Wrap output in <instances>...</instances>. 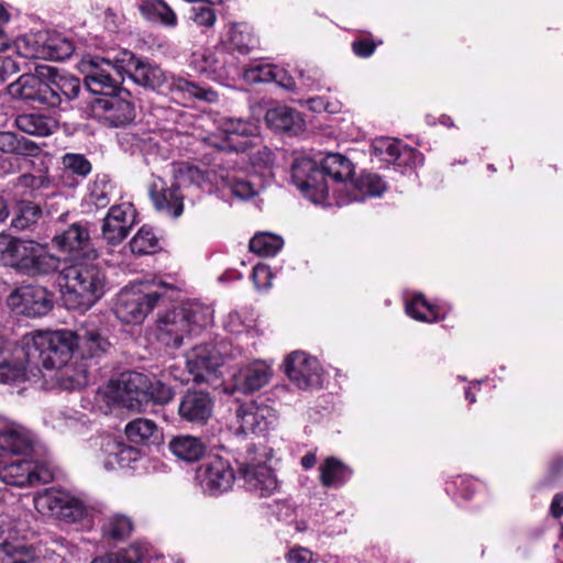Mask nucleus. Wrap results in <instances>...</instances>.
I'll use <instances>...</instances> for the list:
<instances>
[{
    "label": "nucleus",
    "mask_w": 563,
    "mask_h": 563,
    "mask_svg": "<svg viewBox=\"0 0 563 563\" xmlns=\"http://www.w3.org/2000/svg\"><path fill=\"white\" fill-rule=\"evenodd\" d=\"M352 163L340 154H328L320 163L307 156H298L291 164V179L305 197L313 203L346 205L378 197L386 184L376 174H362L355 180Z\"/></svg>",
    "instance_id": "f257e3e1"
},
{
    "label": "nucleus",
    "mask_w": 563,
    "mask_h": 563,
    "mask_svg": "<svg viewBox=\"0 0 563 563\" xmlns=\"http://www.w3.org/2000/svg\"><path fill=\"white\" fill-rule=\"evenodd\" d=\"M62 297L71 310L87 311L103 296L106 275L97 263L77 262L62 271Z\"/></svg>",
    "instance_id": "f03ea898"
},
{
    "label": "nucleus",
    "mask_w": 563,
    "mask_h": 563,
    "mask_svg": "<svg viewBox=\"0 0 563 563\" xmlns=\"http://www.w3.org/2000/svg\"><path fill=\"white\" fill-rule=\"evenodd\" d=\"M129 58L125 71L139 85L152 89L166 87L170 93L184 100H200L209 103L218 100V93L209 87L199 86L180 76L167 75L159 66L136 59L132 54H125Z\"/></svg>",
    "instance_id": "7ed1b4c3"
},
{
    "label": "nucleus",
    "mask_w": 563,
    "mask_h": 563,
    "mask_svg": "<svg viewBox=\"0 0 563 563\" xmlns=\"http://www.w3.org/2000/svg\"><path fill=\"white\" fill-rule=\"evenodd\" d=\"M213 309L198 301H188L167 311L158 320V335L166 344L178 347L186 336L200 332L213 321Z\"/></svg>",
    "instance_id": "20e7f679"
},
{
    "label": "nucleus",
    "mask_w": 563,
    "mask_h": 563,
    "mask_svg": "<svg viewBox=\"0 0 563 563\" xmlns=\"http://www.w3.org/2000/svg\"><path fill=\"white\" fill-rule=\"evenodd\" d=\"M0 262L27 276L47 275L59 268V258L34 241L0 235Z\"/></svg>",
    "instance_id": "39448f33"
},
{
    "label": "nucleus",
    "mask_w": 563,
    "mask_h": 563,
    "mask_svg": "<svg viewBox=\"0 0 563 563\" xmlns=\"http://www.w3.org/2000/svg\"><path fill=\"white\" fill-rule=\"evenodd\" d=\"M31 360L37 358L46 369L60 368L67 365L76 352V333L70 330L42 332L33 336Z\"/></svg>",
    "instance_id": "423d86ee"
},
{
    "label": "nucleus",
    "mask_w": 563,
    "mask_h": 563,
    "mask_svg": "<svg viewBox=\"0 0 563 563\" xmlns=\"http://www.w3.org/2000/svg\"><path fill=\"white\" fill-rule=\"evenodd\" d=\"M147 386V375L137 372H125L100 388L99 396L110 404L141 412L145 410V389Z\"/></svg>",
    "instance_id": "0eeeda50"
},
{
    "label": "nucleus",
    "mask_w": 563,
    "mask_h": 563,
    "mask_svg": "<svg viewBox=\"0 0 563 563\" xmlns=\"http://www.w3.org/2000/svg\"><path fill=\"white\" fill-rule=\"evenodd\" d=\"M85 75V84L95 95L108 97L120 90L121 67L99 56H85L79 64Z\"/></svg>",
    "instance_id": "6e6552de"
},
{
    "label": "nucleus",
    "mask_w": 563,
    "mask_h": 563,
    "mask_svg": "<svg viewBox=\"0 0 563 563\" xmlns=\"http://www.w3.org/2000/svg\"><path fill=\"white\" fill-rule=\"evenodd\" d=\"M37 363L31 361V347L11 351L10 344L0 336V383L19 385L38 377Z\"/></svg>",
    "instance_id": "1a4fd4ad"
},
{
    "label": "nucleus",
    "mask_w": 563,
    "mask_h": 563,
    "mask_svg": "<svg viewBox=\"0 0 563 563\" xmlns=\"http://www.w3.org/2000/svg\"><path fill=\"white\" fill-rule=\"evenodd\" d=\"M52 66L38 65L35 74H24L8 87L10 96L16 99L38 102L48 108L58 107V98L47 86Z\"/></svg>",
    "instance_id": "9d476101"
},
{
    "label": "nucleus",
    "mask_w": 563,
    "mask_h": 563,
    "mask_svg": "<svg viewBox=\"0 0 563 563\" xmlns=\"http://www.w3.org/2000/svg\"><path fill=\"white\" fill-rule=\"evenodd\" d=\"M33 503L35 509L43 516L67 521L80 520L86 514L84 503L70 493L62 489H44L34 496Z\"/></svg>",
    "instance_id": "9b49d317"
},
{
    "label": "nucleus",
    "mask_w": 563,
    "mask_h": 563,
    "mask_svg": "<svg viewBox=\"0 0 563 563\" xmlns=\"http://www.w3.org/2000/svg\"><path fill=\"white\" fill-rule=\"evenodd\" d=\"M163 294L159 290H144L140 286L124 288L118 295L115 314L124 323H141Z\"/></svg>",
    "instance_id": "f8f14e48"
},
{
    "label": "nucleus",
    "mask_w": 563,
    "mask_h": 563,
    "mask_svg": "<svg viewBox=\"0 0 563 563\" xmlns=\"http://www.w3.org/2000/svg\"><path fill=\"white\" fill-rule=\"evenodd\" d=\"M53 479L51 470L42 463L22 456L0 457V481L11 486L46 484Z\"/></svg>",
    "instance_id": "ddd939ff"
},
{
    "label": "nucleus",
    "mask_w": 563,
    "mask_h": 563,
    "mask_svg": "<svg viewBox=\"0 0 563 563\" xmlns=\"http://www.w3.org/2000/svg\"><path fill=\"white\" fill-rule=\"evenodd\" d=\"M196 479L206 494L219 495L233 486L235 474L228 461L212 456L197 468Z\"/></svg>",
    "instance_id": "4468645a"
},
{
    "label": "nucleus",
    "mask_w": 563,
    "mask_h": 563,
    "mask_svg": "<svg viewBox=\"0 0 563 563\" xmlns=\"http://www.w3.org/2000/svg\"><path fill=\"white\" fill-rule=\"evenodd\" d=\"M11 310L26 317H41L52 309V296L46 288L25 285L14 289L7 298Z\"/></svg>",
    "instance_id": "2eb2a0df"
},
{
    "label": "nucleus",
    "mask_w": 563,
    "mask_h": 563,
    "mask_svg": "<svg viewBox=\"0 0 563 563\" xmlns=\"http://www.w3.org/2000/svg\"><path fill=\"white\" fill-rule=\"evenodd\" d=\"M236 420L241 433L264 434L275 428L277 413L266 401L254 400L238 408Z\"/></svg>",
    "instance_id": "dca6fc26"
},
{
    "label": "nucleus",
    "mask_w": 563,
    "mask_h": 563,
    "mask_svg": "<svg viewBox=\"0 0 563 563\" xmlns=\"http://www.w3.org/2000/svg\"><path fill=\"white\" fill-rule=\"evenodd\" d=\"M224 345H198L186 354L188 373L196 383L209 382L217 369L223 364Z\"/></svg>",
    "instance_id": "f3484780"
},
{
    "label": "nucleus",
    "mask_w": 563,
    "mask_h": 563,
    "mask_svg": "<svg viewBox=\"0 0 563 563\" xmlns=\"http://www.w3.org/2000/svg\"><path fill=\"white\" fill-rule=\"evenodd\" d=\"M288 378L301 389L319 387L323 369L319 361L302 351L289 354L285 361Z\"/></svg>",
    "instance_id": "a211bd4d"
},
{
    "label": "nucleus",
    "mask_w": 563,
    "mask_h": 563,
    "mask_svg": "<svg viewBox=\"0 0 563 563\" xmlns=\"http://www.w3.org/2000/svg\"><path fill=\"white\" fill-rule=\"evenodd\" d=\"M91 108L93 114L109 126H124L135 119V110L132 102L117 92L96 99Z\"/></svg>",
    "instance_id": "6ab92c4d"
},
{
    "label": "nucleus",
    "mask_w": 563,
    "mask_h": 563,
    "mask_svg": "<svg viewBox=\"0 0 563 563\" xmlns=\"http://www.w3.org/2000/svg\"><path fill=\"white\" fill-rule=\"evenodd\" d=\"M136 220L134 207L124 202L112 206L102 223V238L109 245H119L129 234Z\"/></svg>",
    "instance_id": "aec40b11"
},
{
    "label": "nucleus",
    "mask_w": 563,
    "mask_h": 563,
    "mask_svg": "<svg viewBox=\"0 0 563 563\" xmlns=\"http://www.w3.org/2000/svg\"><path fill=\"white\" fill-rule=\"evenodd\" d=\"M240 476L245 488L260 498L272 496L278 488L274 472L265 463L253 460L243 463L240 466Z\"/></svg>",
    "instance_id": "412c9836"
},
{
    "label": "nucleus",
    "mask_w": 563,
    "mask_h": 563,
    "mask_svg": "<svg viewBox=\"0 0 563 563\" xmlns=\"http://www.w3.org/2000/svg\"><path fill=\"white\" fill-rule=\"evenodd\" d=\"M372 153L382 162L398 166H416L421 163V154L415 148L391 137H378L372 143Z\"/></svg>",
    "instance_id": "4be33fe9"
},
{
    "label": "nucleus",
    "mask_w": 563,
    "mask_h": 563,
    "mask_svg": "<svg viewBox=\"0 0 563 563\" xmlns=\"http://www.w3.org/2000/svg\"><path fill=\"white\" fill-rule=\"evenodd\" d=\"M217 170L218 168H211L205 172L186 163H177L173 165V185L178 191L183 187H197L205 191H212L218 181Z\"/></svg>",
    "instance_id": "5701e85b"
},
{
    "label": "nucleus",
    "mask_w": 563,
    "mask_h": 563,
    "mask_svg": "<svg viewBox=\"0 0 563 563\" xmlns=\"http://www.w3.org/2000/svg\"><path fill=\"white\" fill-rule=\"evenodd\" d=\"M31 450V434L21 424L10 423L0 430V457L24 456Z\"/></svg>",
    "instance_id": "b1692460"
},
{
    "label": "nucleus",
    "mask_w": 563,
    "mask_h": 563,
    "mask_svg": "<svg viewBox=\"0 0 563 563\" xmlns=\"http://www.w3.org/2000/svg\"><path fill=\"white\" fill-rule=\"evenodd\" d=\"M213 401L208 393L188 390L181 398L178 413L189 422L205 423L212 415Z\"/></svg>",
    "instance_id": "393cba45"
},
{
    "label": "nucleus",
    "mask_w": 563,
    "mask_h": 563,
    "mask_svg": "<svg viewBox=\"0 0 563 563\" xmlns=\"http://www.w3.org/2000/svg\"><path fill=\"white\" fill-rule=\"evenodd\" d=\"M221 129L224 134V150L244 152L252 146L251 137L256 133V126L252 122L228 118L223 120Z\"/></svg>",
    "instance_id": "a878e982"
},
{
    "label": "nucleus",
    "mask_w": 563,
    "mask_h": 563,
    "mask_svg": "<svg viewBox=\"0 0 563 563\" xmlns=\"http://www.w3.org/2000/svg\"><path fill=\"white\" fill-rule=\"evenodd\" d=\"M266 124L274 131L298 135L305 131L306 122L299 111L287 106L269 108L265 114Z\"/></svg>",
    "instance_id": "bb28decb"
},
{
    "label": "nucleus",
    "mask_w": 563,
    "mask_h": 563,
    "mask_svg": "<svg viewBox=\"0 0 563 563\" xmlns=\"http://www.w3.org/2000/svg\"><path fill=\"white\" fill-rule=\"evenodd\" d=\"M151 199L157 211L161 213L178 218L184 211V196L172 184L167 187L163 179L154 181L150 190Z\"/></svg>",
    "instance_id": "cd10ccee"
},
{
    "label": "nucleus",
    "mask_w": 563,
    "mask_h": 563,
    "mask_svg": "<svg viewBox=\"0 0 563 563\" xmlns=\"http://www.w3.org/2000/svg\"><path fill=\"white\" fill-rule=\"evenodd\" d=\"M217 178L214 189L241 199L246 200L253 198L260 192L256 187L247 177L241 175L236 170L219 167L217 170Z\"/></svg>",
    "instance_id": "c85d7f7f"
},
{
    "label": "nucleus",
    "mask_w": 563,
    "mask_h": 563,
    "mask_svg": "<svg viewBox=\"0 0 563 563\" xmlns=\"http://www.w3.org/2000/svg\"><path fill=\"white\" fill-rule=\"evenodd\" d=\"M271 377L272 366L264 361H254L233 375L235 388L244 394L261 389Z\"/></svg>",
    "instance_id": "c756f323"
},
{
    "label": "nucleus",
    "mask_w": 563,
    "mask_h": 563,
    "mask_svg": "<svg viewBox=\"0 0 563 563\" xmlns=\"http://www.w3.org/2000/svg\"><path fill=\"white\" fill-rule=\"evenodd\" d=\"M227 54L220 47H211L195 53L191 66L200 74L207 75L212 80H223L228 76L225 67Z\"/></svg>",
    "instance_id": "7c9ffc66"
},
{
    "label": "nucleus",
    "mask_w": 563,
    "mask_h": 563,
    "mask_svg": "<svg viewBox=\"0 0 563 563\" xmlns=\"http://www.w3.org/2000/svg\"><path fill=\"white\" fill-rule=\"evenodd\" d=\"M75 333L76 352L81 358L99 357L110 347L108 339L93 325H84Z\"/></svg>",
    "instance_id": "2f4dec72"
},
{
    "label": "nucleus",
    "mask_w": 563,
    "mask_h": 563,
    "mask_svg": "<svg viewBox=\"0 0 563 563\" xmlns=\"http://www.w3.org/2000/svg\"><path fill=\"white\" fill-rule=\"evenodd\" d=\"M54 244L64 252H87L90 249V234L87 223H73L62 234L53 240Z\"/></svg>",
    "instance_id": "473e14b6"
},
{
    "label": "nucleus",
    "mask_w": 563,
    "mask_h": 563,
    "mask_svg": "<svg viewBox=\"0 0 563 563\" xmlns=\"http://www.w3.org/2000/svg\"><path fill=\"white\" fill-rule=\"evenodd\" d=\"M139 11L146 21L159 23L168 29L178 25L177 13L165 0H141Z\"/></svg>",
    "instance_id": "72a5a7b5"
},
{
    "label": "nucleus",
    "mask_w": 563,
    "mask_h": 563,
    "mask_svg": "<svg viewBox=\"0 0 563 563\" xmlns=\"http://www.w3.org/2000/svg\"><path fill=\"white\" fill-rule=\"evenodd\" d=\"M35 550L25 540L8 536L0 543V563H34Z\"/></svg>",
    "instance_id": "f704fd0d"
},
{
    "label": "nucleus",
    "mask_w": 563,
    "mask_h": 563,
    "mask_svg": "<svg viewBox=\"0 0 563 563\" xmlns=\"http://www.w3.org/2000/svg\"><path fill=\"white\" fill-rule=\"evenodd\" d=\"M227 44L229 47L241 54L246 55L258 47V38L253 29L246 23H233L227 33Z\"/></svg>",
    "instance_id": "c9c22d12"
},
{
    "label": "nucleus",
    "mask_w": 563,
    "mask_h": 563,
    "mask_svg": "<svg viewBox=\"0 0 563 563\" xmlns=\"http://www.w3.org/2000/svg\"><path fill=\"white\" fill-rule=\"evenodd\" d=\"M47 86L58 98V106L64 100L70 101L78 97L80 92V81L77 77L66 73H59L52 67V74L47 77Z\"/></svg>",
    "instance_id": "e433bc0d"
},
{
    "label": "nucleus",
    "mask_w": 563,
    "mask_h": 563,
    "mask_svg": "<svg viewBox=\"0 0 563 563\" xmlns=\"http://www.w3.org/2000/svg\"><path fill=\"white\" fill-rule=\"evenodd\" d=\"M43 59L62 60L68 58L75 47L73 42L57 32L44 31Z\"/></svg>",
    "instance_id": "4c0bfd02"
},
{
    "label": "nucleus",
    "mask_w": 563,
    "mask_h": 563,
    "mask_svg": "<svg viewBox=\"0 0 563 563\" xmlns=\"http://www.w3.org/2000/svg\"><path fill=\"white\" fill-rule=\"evenodd\" d=\"M168 446L177 459L185 462L199 460L206 451L205 444L200 439L190 435L176 437L169 442Z\"/></svg>",
    "instance_id": "58836bf2"
},
{
    "label": "nucleus",
    "mask_w": 563,
    "mask_h": 563,
    "mask_svg": "<svg viewBox=\"0 0 563 563\" xmlns=\"http://www.w3.org/2000/svg\"><path fill=\"white\" fill-rule=\"evenodd\" d=\"M56 380L65 390L81 389L88 384L87 367L84 363H67L64 367L57 368Z\"/></svg>",
    "instance_id": "ea45409f"
},
{
    "label": "nucleus",
    "mask_w": 563,
    "mask_h": 563,
    "mask_svg": "<svg viewBox=\"0 0 563 563\" xmlns=\"http://www.w3.org/2000/svg\"><path fill=\"white\" fill-rule=\"evenodd\" d=\"M406 313L421 322H438L444 318V313L441 309L428 302L423 295L418 294L413 298L406 302Z\"/></svg>",
    "instance_id": "a19ab883"
},
{
    "label": "nucleus",
    "mask_w": 563,
    "mask_h": 563,
    "mask_svg": "<svg viewBox=\"0 0 563 563\" xmlns=\"http://www.w3.org/2000/svg\"><path fill=\"white\" fill-rule=\"evenodd\" d=\"M406 313L421 322H438L444 318V313L441 309L428 302L423 295L418 294L413 298L406 302Z\"/></svg>",
    "instance_id": "79ce46f5"
},
{
    "label": "nucleus",
    "mask_w": 563,
    "mask_h": 563,
    "mask_svg": "<svg viewBox=\"0 0 563 563\" xmlns=\"http://www.w3.org/2000/svg\"><path fill=\"white\" fill-rule=\"evenodd\" d=\"M350 477L351 470L335 457H328L320 465V481L325 487H340Z\"/></svg>",
    "instance_id": "37998d69"
},
{
    "label": "nucleus",
    "mask_w": 563,
    "mask_h": 563,
    "mask_svg": "<svg viewBox=\"0 0 563 563\" xmlns=\"http://www.w3.org/2000/svg\"><path fill=\"white\" fill-rule=\"evenodd\" d=\"M104 452L109 453L110 457L115 456V462L111 459L104 460V468L108 471L128 467L139 456V452L135 449L111 439L107 441Z\"/></svg>",
    "instance_id": "c03bdc74"
},
{
    "label": "nucleus",
    "mask_w": 563,
    "mask_h": 563,
    "mask_svg": "<svg viewBox=\"0 0 563 563\" xmlns=\"http://www.w3.org/2000/svg\"><path fill=\"white\" fill-rule=\"evenodd\" d=\"M15 124L22 132L36 136L49 135L55 128L53 120L38 113L21 114L16 118Z\"/></svg>",
    "instance_id": "a18cd8bd"
},
{
    "label": "nucleus",
    "mask_w": 563,
    "mask_h": 563,
    "mask_svg": "<svg viewBox=\"0 0 563 563\" xmlns=\"http://www.w3.org/2000/svg\"><path fill=\"white\" fill-rule=\"evenodd\" d=\"M44 42V31H40L36 33L25 34L22 37L14 41V51L15 53L24 58L29 59H43V47Z\"/></svg>",
    "instance_id": "49530a36"
},
{
    "label": "nucleus",
    "mask_w": 563,
    "mask_h": 563,
    "mask_svg": "<svg viewBox=\"0 0 563 563\" xmlns=\"http://www.w3.org/2000/svg\"><path fill=\"white\" fill-rule=\"evenodd\" d=\"M130 249L133 254L147 255L161 249L159 239L151 227L143 225L130 241Z\"/></svg>",
    "instance_id": "de8ad7c7"
},
{
    "label": "nucleus",
    "mask_w": 563,
    "mask_h": 563,
    "mask_svg": "<svg viewBox=\"0 0 563 563\" xmlns=\"http://www.w3.org/2000/svg\"><path fill=\"white\" fill-rule=\"evenodd\" d=\"M112 185L107 175H97L87 187V201L97 208L109 205L112 195Z\"/></svg>",
    "instance_id": "09e8293b"
},
{
    "label": "nucleus",
    "mask_w": 563,
    "mask_h": 563,
    "mask_svg": "<svg viewBox=\"0 0 563 563\" xmlns=\"http://www.w3.org/2000/svg\"><path fill=\"white\" fill-rule=\"evenodd\" d=\"M283 245L282 236L269 232L257 233L250 241V250L263 257L276 255Z\"/></svg>",
    "instance_id": "8fccbe9b"
},
{
    "label": "nucleus",
    "mask_w": 563,
    "mask_h": 563,
    "mask_svg": "<svg viewBox=\"0 0 563 563\" xmlns=\"http://www.w3.org/2000/svg\"><path fill=\"white\" fill-rule=\"evenodd\" d=\"M148 556V547L145 543H135L124 553H111L95 559L91 563H142Z\"/></svg>",
    "instance_id": "3c124183"
},
{
    "label": "nucleus",
    "mask_w": 563,
    "mask_h": 563,
    "mask_svg": "<svg viewBox=\"0 0 563 563\" xmlns=\"http://www.w3.org/2000/svg\"><path fill=\"white\" fill-rule=\"evenodd\" d=\"M156 431V423L146 418L134 419L130 421L124 429L126 438L135 444L147 442Z\"/></svg>",
    "instance_id": "603ef678"
},
{
    "label": "nucleus",
    "mask_w": 563,
    "mask_h": 563,
    "mask_svg": "<svg viewBox=\"0 0 563 563\" xmlns=\"http://www.w3.org/2000/svg\"><path fill=\"white\" fill-rule=\"evenodd\" d=\"M37 146L12 132H0V152L14 155H32Z\"/></svg>",
    "instance_id": "864d4df0"
},
{
    "label": "nucleus",
    "mask_w": 563,
    "mask_h": 563,
    "mask_svg": "<svg viewBox=\"0 0 563 563\" xmlns=\"http://www.w3.org/2000/svg\"><path fill=\"white\" fill-rule=\"evenodd\" d=\"M133 523L123 515H113L102 526L103 537L111 540H123L131 534Z\"/></svg>",
    "instance_id": "5fc2aeb1"
},
{
    "label": "nucleus",
    "mask_w": 563,
    "mask_h": 563,
    "mask_svg": "<svg viewBox=\"0 0 563 563\" xmlns=\"http://www.w3.org/2000/svg\"><path fill=\"white\" fill-rule=\"evenodd\" d=\"M258 73L260 74L257 76H253L252 79L261 81L273 80L279 87L289 91H294L296 88L295 79L284 69L275 66H264L258 69Z\"/></svg>",
    "instance_id": "6e6d98bb"
},
{
    "label": "nucleus",
    "mask_w": 563,
    "mask_h": 563,
    "mask_svg": "<svg viewBox=\"0 0 563 563\" xmlns=\"http://www.w3.org/2000/svg\"><path fill=\"white\" fill-rule=\"evenodd\" d=\"M148 386L145 389V407L150 402L165 405L174 397V390L165 383L147 376Z\"/></svg>",
    "instance_id": "4d7b16f0"
},
{
    "label": "nucleus",
    "mask_w": 563,
    "mask_h": 563,
    "mask_svg": "<svg viewBox=\"0 0 563 563\" xmlns=\"http://www.w3.org/2000/svg\"><path fill=\"white\" fill-rule=\"evenodd\" d=\"M19 214L12 220V225L16 229H24L34 223L41 214V210L32 202L21 205Z\"/></svg>",
    "instance_id": "13d9d810"
},
{
    "label": "nucleus",
    "mask_w": 563,
    "mask_h": 563,
    "mask_svg": "<svg viewBox=\"0 0 563 563\" xmlns=\"http://www.w3.org/2000/svg\"><path fill=\"white\" fill-rule=\"evenodd\" d=\"M63 164L66 169L79 176H87L91 172L90 162L81 154L68 153L63 157Z\"/></svg>",
    "instance_id": "bf43d9fd"
},
{
    "label": "nucleus",
    "mask_w": 563,
    "mask_h": 563,
    "mask_svg": "<svg viewBox=\"0 0 563 563\" xmlns=\"http://www.w3.org/2000/svg\"><path fill=\"white\" fill-rule=\"evenodd\" d=\"M191 19L197 25L209 29L214 25L217 15L209 7H197L191 9Z\"/></svg>",
    "instance_id": "052dcab7"
},
{
    "label": "nucleus",
    "mask_w": 563,
    "mask_h": 563,
    "mask_svg": "<svg viewBox=\"0 0 563 563\" xmlns=\"http://www.w3.org/2000/svg\"><path fill=\"white\" fill-rule=\"evenodd\" d=\"M273 274L266 265H255L252 273L253 283L258 290H266L272 285Z\"/></svg>",
    "instance_id": "680f3d73"
},
{
    "label": "nucleus",
    "mask_w": 563,
    "mask_h": 563,
    "mask_svg": "<svg viewBox=\"0 0 563 563\" xmlns=\"http://www.w3.org/2000/svg\"><path fill=\"white\" fill-rule=\"evenodd\" d=\"M251 322L252 320H249V323H246L240 312L233 311L227 316L224 327L229 332L240 334L251 327Z\"/></svg>",
    "instance_id": "e2e57ef3"
},
{
    "label": "nucleus",
    "mask_w": 563,
    "mask_h": 563,
    "mask_svg": "<svg viewBox=\"0 0 563 563\" xmlns=\"http://www.w3.org/2000/svg\"><path fill=\"white\" fill-rule=\"evenodd\" d=\"M288 563H311L313 561V553L306 548H296L287 553Z\"/></svg>",
    "instance_id": "0e129e2a"
},
{
    "label": "nucleus",
    "mask_w": 563,
    "mask_h": 563,
    "mask_svg": "<svg viewBox=\"0 0 563 563\" xmlns=\"http://www.w3.org/2000/svg\"><path fill=\"white\" fill-rule=\"evenodd\" d=\"M20 69L18 63L11 56L0 55V82L4 81L7 77L18 73Z\"/></svg>",
    "instance_id": "69168bd1"
},
{
    "label": "nucleus",
    "mask_w": 563,
    "mask_h": 563,
    "mask_svg": "<svg viewBox=\"0 0 563 563\" xmlns=\"http://www.w3.org/2000/svg\"><path fill=\"white\" fill-rule=\"evenodd\" d=\"M352 48L356 56L368 57L374 53L376 45L369 40H360L353 43Z\"/></svg>",
    "instance_id": "338daca9"
},
{
    "label": "nucleus",
    "mask_w": 563,
    "mask_h": 563,
    "mask_svg": "<svg viewBox=\"0 0 563 563\" xmlns=\"http://www.w3.org/2000/svg\"><path fill=\"white\" fill-rule=\"evenodd\" d=\"M308 102L310 103V109H312L313 111L324 110L327 112H332V113L339 111L338 104L332 106L330 103H324L321 98H312Z\"/></svg>",
    "instance_id": "774afa93"
}]
</instances>
